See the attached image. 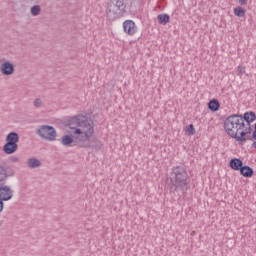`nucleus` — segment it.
I'll return each mask as SVG.
<instances>
[{"mask_svg": "<svg viewBox=\"0 0 256 256\" xmlns=\"http://www.w3.org/2000/svg\"><path fill=\"white\" fill-rule=\"evenodd\" d=\"M66 131L71 133L72 137L69 135L63 136L61 138L62 145H71V143L85 145L95 135V124L83 116H74L68 120Z\"/></svg>", "mask_w": 256, "mask_h": 256, "instance_id": "obj_1", "label": "nucleus"}, {"mask_svg": "<svg viewBox=\"0 0 256 256\" xmlns=\"http://www.w3.org/2000/svg\"><path fill=\"white\" fill-rule=\"evenodd\" d=\"M6 143H12L13 145H17L19 143V135L15 132H11L6 137Z\"/></svg>", "mask_w": 256, "mask_h": 256, "instance_id": "obj_12", "label": "nucleus"}, {"mask_svg": "<svg viewBox=\"0 0 256 256\" xmlns=\"http://www.w3.org/2000/svg\"><path fill=\"white\" fill-rule=\"evenodd\" d=\"M157 19L160 25H167V23H169L170 21V17L168 14H159Z\"/></svg>", "mask_w": 256, "mask_h": 256, "instance_id": "obj_15", "label": "nucleus"}, {"mask_svg": "<svg viewBox=\"0 0 256 256\" xmlns=\"http://www.w3.org/2000/svg\"><path fill=\"white\" fill-rule=\"evenodd\" d=\"M219 107H221V104L217 99L210 100L208 103V109H210V111H219Z\"/></svg>", "mask_w": 256, "mask_h": 256, "instance_id": "obj_14", "label": "nucleus"}, {"mask_svg": "<svg viewBox=\"0 0 256 256\" xmlns=\"http://www.w3.org/2000/svg\"><path fill=\"white\" fill-rule=\"evenodd\" d=\"M253 168H251V166H242L241 170H240V174L243 176V177H246V178H249V177H253Z\"/></svg>", "mask_w": 256, "mask_h": 256, "instance_id": "obj_11", "label": "nucleus"}, {"mask_svg": "<svg viewBox=\"0 0 256 256\" xmlns=\"http://www.w3.org/2000/svg\"><path fill=\"white\" fill-rule=\"evenodd\" d=\"M41 13V8L39 6H34L31 8L32 15H39Z\"/></svg>", "mask_w": 256, "mask_h": 256, "instance_id": "obj_20", "label": "nucleus"}, {"mask_svg": "<svg viewBox=\"0 0 256 256\" xmlns=\"http://www.w3.org/2000/svg\"><path fill=\"white\" fill-rule=\"evenodd\" d=\"M15 151H17V144H13V143H6L4 145V152L7 154V155H11L13 153H15Z\"/></svg>", "mask_w": 256, "mask_h": 256, "instance_id": "obj_13", "label": "nucleus"}, {"mask_svg": "<svg viewBox=\"0 0 256 256\" xmlns=\"http://www.w3.org/2000/svg\"><path fill=\"white\" fill-rule=\"evenodd\" d=\"M37 134L42 137V139H45L46 141H55L57 137V131H55V128L52 126H41L37 130Z\"/></svg>", "mask_w": 256, "mask_h": 256, "instance_id": "obj_5", "label": "nucleus"}, {"mask_svg": "<svg viewBox=\"0 0 256 256\" xmlns=\"http://www.w3.org/2000/svg\"><path fill=\"white\" fill-rule=\"evenodd\" d=\"M241 5H247V0H237Z\"/></svg>", "mask_w": 256, "mask_h": 256, "instance_id": "obj_24", "label": "nucleus"}, {"mask_svg": "<svg viewBox=\"0 0 256 256\" xmlns=\"http://www.w3.org/2000/svg\"><path fill=\"white\" fill-rule=\"evenodd\" d=\"M234 15H236V17H245V9L241 6L236 7L234 9Z\"/></svg>", "mask_w": 256, "mask_h": 256, "instance_id": "obj_17", "label": "nucleus"}, {"mask_svg": "<svg viewBox=\"0 0 256 256\" xmlns=\"http://www.w3.org/2000/svg\"><path fill=\"white\" fill-rule=\"evenodd\" d=\"M185 132L186 135L189 136L195 135V126H193V124H189L188 126H186Z\"/></svg>", "mask_w": 256, "mask_h": 256, "instance_id": "obj_18", "label": "nucleus"}, {"mask_svg": "<svg viewBox=\"0 0 256 256\" xmlns=\"http://www.w3.org/2000/svg\"><path fill=\"white\" fill-rule=\"evenodd\" d=\"M253 139L256 140V123H255L254 132L252 134H250V139H248V141H253ZM252 147H254V149H256V142L252 143Z\"/></svg>", "mask_w": 256, "mask_h": 256, "instance_id": "obj_19", "label": "nucleus"}, {"mask_svg": "<svg viewBox=\"0 0 256 256\" xmlns=\"http://www.w3.org/2000/svg\"><path fill=\"white\" fill-rule=\"evenodd\" d=\"M237 71H238L237 75H245V66H238Z\"/></svg>", "mask_w": 256, "mask_h": 256, "instance_id": "obj_21", "label": "nucleus"}, {"mask_svg": "<svg viewBox=\"0 0 256 256\" xmlns=\"http://www.w3.org/2000/svg\"><path fill=\"white\" fill-rule=\"evenodd\" d=\"M13 197V190L9 186H0V199L2 201H9Z\"/></svg>", "mask_w": 256, "mask_h": 256, "instance_id": "obj_7", "label": "nucleus"}, {"mask_svg": "<svg viewBox=\"0 0 256 256\" xmlns=\"http://www.w3.org/2000/svg\"><path fill=\"white\" fill-rule=\"evenodd\" d=\"M5 179V171L0 167V183Z\"/></svg>", "mask_w": 256, "mask_h": 256, "instance_id": "obj_23", "label": "nucleus"}, {"mask_svg": "<svg viewBox=\"0 0 256 256\" xmlns=\"http://www.w3.org/2000/svg\"><path fill=\"white\" fill-rule=\"evenodd\" d=\"M194 234H195V232H192V233H191V235H194Z\"/></svg>", "mask_w": 256, "mask_h": 256, "instance_id": "obj_26", "label": "nucleus"}, {"mask_svg": "<svg viewBox=\"0 0 256 256\" xmlns=\"http://www.w3.org/2000/svg\"><path fill=\"white\" fill-rule=\"evenodd\" d=\"M125 3L122 0L110 1L108 4V8L106 11V15L109 21H115V19H119L125 13Z\"/></svg>", "mask_w": 256, "mask_h": 256, "instance_id": "obj_4", "label": "nucleus"}, {"mask_svg": "<svg viewBox=\"0 0 256 256\" xmlns=\"http://www.w3.org/2000/svg\"><path fill=\"white\" fill-rule=\"evenodd\" d=\"M229 165L233 171H241L243 167V160L239 158H233L230 160Z\"/></svg>", "mask_w": 256, "mask_h": 256, "instance_id": "obj_10", "label": "nucleus"}, {"mask_svg": "<svg viewBox=\"0 0 256 256\" xmlns=\"http://www.w3.org/2000/svg\"><path fill=\"white\" fill-rule=\"evenodd\" d=\"M28 167H30L31 169H35L37 167L41 166V162L35 158L29 159L27 162Z\"/></svg>", "mask_w": 256, "mask_h": 256, "instance_id": "obj_16", "label": "nucleus"}, {"mask_svg": "<svg viewBox=\"0 0 256 256\" xmlns=\"http://www.w3.org/2000/svg\"><path fill=\"white\" fill-rule=\"evenodd\" d=\"M256 120L255 112H246L242 116V123H245V133L251 135V123Z\"/></svg>", "mask_w": 256, "mask_h": 256, "instance_id": "obj_6", "label": "nucleus"}, {"mask_svg": "<svg viewBox=\"0 0 256 256\" xmlns=\"http://www.w3.org/2000/svg\"><path fill=\"white\" fill-rule=\"evenodd\" d=\"M0 71L2 75H13L15 73V67L9 62H5L1 65Z\"/></svg>", "mask_w": 256, "mask_h": 256, "instance_id": "obj_9", "label": "nucleus"}, {"mask_svg": "<svg viewBox=\"0 0 256 256\" xmlns=\"http://www.w3.org/2000/svg\"><path fill=\"white\" fill-rule=\"evenodd\" d=\"M42 104L43 102L41 101V99L37 98L34 100V107H41Z\"/></svg>", "mask_w": 256, "mask_h": 256, "instance_id": "obj_22", "label": "nucleus"}, {"mask_svg": "<svg viewBox=\"0 0 256 256\" xmlns=\"http://www.w3.org/2000/svg\"><path fill=\"white\" fill-rule=\"evenodd\" d=\"M123 27L125 33H127L128 35H135L137 31V28L135 27V22H133L132 20H126L123 23Z\"/></svg>", "mask_w": 256, "mask_h": 256, "instance_id": "obj_8", "label": "nucleus"}, {"mask_svg": "<svg viewBox=\"0 0 256 256\" xmlns=\"http://www.w3.org/2000/svg\"><path fill=\"white\" fill-rule=\"evenodd\" d=\"M224 129L232 139H236L240 145H245L249 139H251V134H243L245 132V123H243V115L233 114L228 116L224 121Z\"/></svg>", "mask_w": 256, "mask_h": 256, "instance_id": "obj_2", "label": "nucleus"}, {"mask_svg": "<svg viewBox=\"0 0 256 256\" xmlns=\"http://www.w3.org/2000/svg\"><path fill=\"white\" fill-rule=\"evenodd\" d=\"M3 211V199L0 198V213Z\"/></svg>", "mask_w": 256, "mask_h": 256, "instance_id": "obj_25", "label": "nucleus"}, {"mask_svg": "<svg viewBox=\"0 0 256 256\" xmlns=\"http://www.w3.org/2000/svg\"><path fill=\"white\" fill-rule=\"evenodd\" d=\"M189 185V174L183 166H176L173 168L170 176V191L171 193H179V191H185V188Z\"/></svg>", "mask_w": 256, "mask_h": 256, "instance_id": "obj_3", "label": "nucleus"}]
</instances>
